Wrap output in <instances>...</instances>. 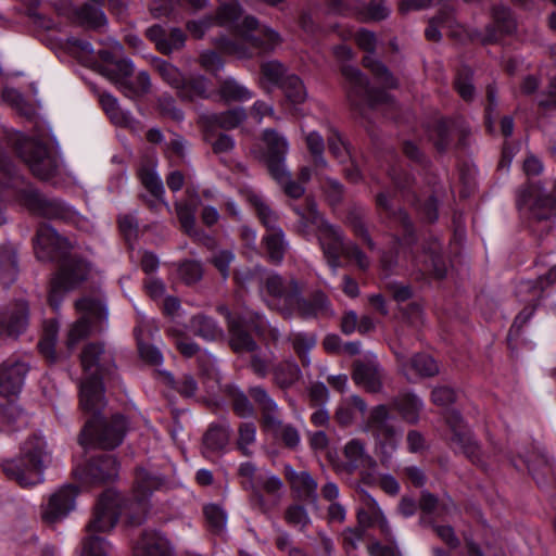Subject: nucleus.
Returning <instances> with one entry per match:
<instances>
[{
    "mask_svg": "<svg viewBox=\"0 0 556 556\" xmlns=\"http://www.w3.org/2000/svg\"><path fill=\"white\" fill-rule=\"evenodd\" d=\"M247 118L243 108H235L222 113H208L201 116L202 126L205 131L214 128L233 129Z\"/></svg>",
    "mask_w": 556,
    "mask_h": 556,
    "instance_id": "e433bc0d",
    "label": "nucleus"
},
{
    "mask_svg": "<svg viewBox=\"0 0 556 556\" xmlns=\"http://www.w3.org/2000/svg\"><path fill=\"white\" fill-rule=\"evenodd\" d=\"M189 326L195 336L207 341H214L223 336V329L217 321L204 314L192 316Z\"/></svg>",
    "mask_w": 556,
    "mask_h": 556,
    "instance_id": "8fccbe9b",
    "label": "nucleus"
},
{
    "mask_svg": "<svg viewBox=\"0 0 556 556\" xmlns=\"http://www.w3.org/2000/svg\"><path fill=\"white\" fill-rule=\"evenodd\" d=\"M147 37L155 43L156 49L163 54H169L185 46L186 34L180 28L167 30L162 25L155 24L146 31Z\"/></svg>",
    "mask_w": 556,
    "mask_h": 556,
    "instance_id": "bb28decb",
    "label": "nucleus"
},
{
    "mask_svg": "<svg viewBox=\"0 0 556 556\" xmlns=\"http://www.w3.org/2000/svg\"><path fill=\"white\" fill-rule=\"evenodd\" d=\"M28 371V363L15 358L5 359L0 365V395L4 397L17 395Z\"/></svg>",
    "mask_w": 556,
    "mask_h": 556,
    "instance_id": "4be33fe9",
    "label": "nucleus"
},
{
    "mask_svg": "<svg viewBox=\"0 0 556 556\" xmlns=\"http://www.w3.org/2000/svg\"><path fill=\"white\" fill-rule=\"evenodd\" d=\"M392 193L389 190L381 191L376 197L378 208L386 215L391 224L402 231V239H395V255L391 252H383L381 266L387 273H394L402 258L409 254L413 267L421 274H431L435 278H443L446 275L447 266L442 254V244L438 239L430 241L424 248L421 256H415L412 252V244L415 242L414 225L408 214L402 208L394 210L392 206Z\"/></svg>",
    "mask_w": 556,
    "mask_h": 556,
    "instance_id": "20e7f679",
    "label": "nucleus"
},
{
    "mask_svg": "<svg viewBox=\"0 0 556 556\" xmlns=\"http://www.w3.org/2000/svg\"><path fill=\"white\" fill-rule=\"evenodd\" d=\"M267 258L273 264H280L289 249V242L282 229H274V232H266L262 238Z\"/></svg>",
    "mask_w": 556,
    "mask_h": 556,
    "instance_id": "a18cd8bd",
    "label": "nucleus"
},
{
    "mask_svg": "<svg viewBox=\"0 0 556 556\" xmlns=\"http://www.w3.org/2000/svg\"><path fill=\"white\" fill-rule=\"evenodd\" d=\"M218 93L226 102H244L253 98V92L231 76L219 80Z\"/></svg>",
    "mask_w": 556,
    "mask_h": 556,
    "instance_id": "de8ad7c7",
    "label": "nucleus"
},
{
    "mask_svg": "<svg viewBox=\"0 0 556 556\" xmlns=\"http://www.w3.org/2000/svg\"><path fill=\"white\" fill-rule=\"evenodd\" d=\"M99 100L105 114L114 125L135 129L139 124L129 111L119 106L118 100L111 93L103 92Z\"/></svg>",
    "mask_w": 556,
    "mask_h": 556,
    "instance_id": "ea45409f",
    "label": "nucleus"
},
{
    "mask_svg": "<svg viewBox=\"0 0 556 556\" xmlns=\"http://www.w3.org/2000/svg\"><path fill=\"white\" fill-rule=\"evenodd\" d=\"M529 202L530 215L536 220H548L556 216V198L551 194L535 191L526 199V195L519 200L518 205Z\"/></svg>",
    "mask_w": 556,
    "mask_h": 556,
    "instance_id": "4c0bfd02",
    "label": "nucleus"
},
{
    "mask_svg": "<svg viewBox=\"0 0 556 556\" xmlns=\"http://www.w3.org/2000/svg\"><path fill=\"white\" fill-rule=\"evenodd\" d=\"M396 357L401 371L408 380H412L414 376L432 377L439 372L437 362L428 354H415L407 358L403 354L396 353Z\"/></svg>",
    "mask_w": 556,
    "mask_h": 556,
    "instance_id": "c85d7f7f",
    "label": "nucleus"
},
{
    "mask_svg": "<svg viewBox=\"0 0 556 556\" xmlns=\"http://www.w3.org/2000/svg\"><path fill=\"white\" fill-rule=\"evenodd\" d=\"M292 210L299 216L298 231L306 238L316 236L324 225L329 224L318 212L316 202L309 198L303 205H293Z\"/></svg>",
    "mask_w": 556,
    "mask_h": 556,
    "instance_id": "a878e982",
    "label": "nucleus"
},
{
    "mask_svg": "<svg viewBox=\"0 0 556 556\" xmlns=\"http://www.w3.org/2000/svg\"><path fill=\"white\" fill-rule=\"evenodd\" d=\"M295 314L304 319L329 317L333 315V309L328 296L320 290L314 291L308 299L300 293Z\"/></svg>",
    "mask_w": 556,
    "mask_h": 556,
    "instance_id": "cd10ccee",
    "label": "nucleus"
},
{
    "mask_svg": "<svg viewBox=\"0 0 556 556\" xmlns=\"http://www.w3.org/2000/svg\"><path fill=\"white\" fill-rule=\"evenodd\" d=\"M154 66L161 78L178 93L186 79L179 68L162 59H156Z\"/></svg>",
    "mask_w": 556,
    "mask_h": 556,
    "instance_id": "e2e57ef3",
    "label": "nucleus"
},
{
    "mask_svg": "<svg viewBox=\"0 0 556 556\" xmlns=\"http://www.w3.org/2000/svg\"><path fill=\"white\" fill-rule=\"evenodd\" d=\"M241 15L242 8L238 2H226L217 8L215 14L188 21L186 28L195 39L203 38L215 25L230 29L235 38L219 36L213 39V43L222 53L237 59L271 52L281 42L278 31L268 26L261 27L255 16L247 15L240 20Z\"/></svg>",
    "mask_w": 556,
    "mask_h": 556,
    "instance_id": "7ed1b4c3",
    "label": "nucleus"
},
{
    "mask_svg": "<svg viewBox=\"0 0 556 556\" xmlns=\"http://www.w3.org/2000/svg\"><path fill=\"white\" fill-rule=\"evenodd\" d=\"M327 144L329 152L340 163H344L348 160H351L352 154L350 146L337 129L331 128L329 130V134L327 135Z\"/></svg>",
    "mask_w": 556,
    "mask_h": 556,
    "instance_id": "774afa93",
    "label": "nucleus"
},
{
    "mask_svg": "<svg viewBox=\"0 0 556 556\" xmlns=\"http://www.w3.org/2000/svg\"><path fill=\"white\" fill-rule=\"evenodd\" d=\"M138 173L142 185L150 191L157 202H161L164 194V186L155 170L154 164H142Z\"/></svg>",
    "mask_w": 556,
    "mask_h": 556,
    "instance_id": "13d9d810",
    "label": "nucleus"
},
{
    "mask_svg": "<svg viewBox=\"0 0 556 556\" xmlns=\"http://www.w3.org/2000/svg\"><path fill=\"white\" fill-rule=\"evenodd\" d=\"M388 174L403 198L413 202L421 218L429 223L438 219V201L434 197L430 195L421 203L420 200L416 198L415 191L413 190L414 179L403 172L402 167L397 164L392 165L388 169Z\"/></svg>",
    "mask_w": 556,
    "mask_h": 556,
    "instance_id": "2eb2a0df",
    "label": "nucleus"
},
{
    "mask_svg": "<svg viewBox=\"0 0 556 556\" xmlns=\"http://www.w3.org/2000/svg\"><path fill=\"white\" fill-rule=\"evenodd\" d=\"M29 308L24 301L10 304L0 313V338L16 339L28 326Z\"/></svg>",
    "mask_w": 556,
    "mask_h": 556,
    "instance_id": "5701e85b",
    "label": "nucleus"
},
{
    "mask_svg": "<svg viewBox=\"0 0 556 556\" xmlns=\"http://www.w3.org/2000/svg\"><path fill=\"white\" fill-rule=\"evenodd\" d=\"M262 84L266 88L282 87L286 74V67L282 63L276 60L267 61L261 65Z\"/></svg>",
    "mask_w": 556,
    "mask_h": 556,
    "instance_id": "bf43d9fd",
    "label": "nucleus"
},
{
    "mask_svg": "<svg viewBox=\"0 0 556 556\" xmlns=\"http://www.w3.org/2000/svg\"><path fill=\"white\" fill-rule=\"evenodd\" d=\"M17 251L11 243L0 244V285L11 286L17 278Z\"/></svg>",
    "mask_w": 556,
    "mask_h": 556,
    "instance_id": "c03bdc74",
    "label": "nucleus"
},
{
    "mask_svg": "<svg viewBox=\"0 0 556 556\" xmlns=\"http://www.w3.org/2000/svg\"><path fill=\"white\" fill-rule=\"evenodd\" d=\"M68 18L74 24L91 30H99L108 24L103 8L92 3L74 7L68 13Z\"/></svg>",
    "mask_w": 556,
    "mask_h": 556,
    "instance_id": "c756f323",
    "label": "nucleus"
},
{
    "mask_svg": "<svg viewBox=\"0 0 556 556\" xmlns=\"http://www.w3.org/2000/svg\"><path fill=\"white\" fill-rule=\"evenodd\" d=\"M261 296L269 309L279 312L289 318L295 314V307L302 289L294 279H285L270 273L261 287Z\"/></svg>",
    "mask_w": 556,
    "mask_h": 556,
    "instance_id": "9b49d317",
    "label": "nucleus"
},
{
    "mask_svg": "<svg viewBox=\"0 0 556 556\" xmlns=\"http://www.w3.org/2000/svg\"><path fill=\"white\" fill-rule=\"evenodd\" d=\"M50 463L51 453L45 438L34 434L24 442L20 456L4 460L1 467L9 479L27 488L43 482L45 469Z\"/></svg>",
    "mask_w": 556,
    "mask_h": 556,
    "instance_id": "0eeeda50",
    "label": "nucleus"
},
{
    "mask_svg": "<svg viewBox=\"0 0 556 556\" xmlns=\"http://www.w3.org/2000/svg\"><path fill=\"white\" fill-rule=\"evenodd\" d=\"M59 324L55 319L46 320L43 324L42 337L38 342L40 354L50 363L56 361L55 342L58 339Z\"/></svg>",
    "mask_w": 556,
    "mask_h": 556,
    "instance_id": "864d4df0",
    "label": "nucleus"
},
{
    "mask_svg": "<svg viewBox=\"0 0 556 556\" xmlns=\"http://www.w3.org/2000/svg\"><path fill=\"white\" fill-rule=\"evenodd\" d=\"M330 11L342 15L357 14L363 21H382L390 13L386 0H370L366 7H361L362 0H328Z\"/></svg>",
    "mask_w": 556,
    "mask_h": 556,
    "instance_id": "6ab92c4d",
    "label": "nucleus"
},
{
    "mask_svg": "<svg viewBox=\"0 0 556 556\" xmlns=\"http://www.w3.org/2000/svg\"><path fill=\"white\" fill-rule=\"evenodd\" d=\"M12 141L17 154L28 165L36 178L50 181L59 176L60 160L47 144L22 134H16Z\"/></svg>",
    "mask_w": 556,
    "mask_h": 556,
    "instance_id": "1a4fd4ad",
    "label": "nucleus"
},
{
    "mask_svg": "<svg viewBox=\"0 0 556 556\" xmlns=\"http://www.w3.org/2000/svg\"><path fill=\"white\" fill-rule=\"evenodd\" d=\"M339 28L340 26H336L334 30L339 34L340 37H342L344 40L354 37L357 46L364 51L368 52V54L363 59V64L371 72L376 80L382 84L384 88H396V78L383 63L372 56L377 43L376 35L372 31L366 29H359L354 33V30L351 28H346L342 31L339 30Z\"/></svg>",
    "mask_w": 556,
    "mask_h": 556,
    "instance_id": "ddd939ff",
    "label": "nucleus"
},
{
    "mask_svg": "<svg viewBox=\"0 0 556 556\" xmlns=\"http://www.w3.org/2000/svg\"><path fill=\"white\" fill-rule=\"evenodd\" d=\"M226 393L237 416L248 418L254 415V407L242 390L235 386H228Z\"/></svg>",
    "mask_w": 556,
    "mask_h": 556,
    "instance_id": "680f3d73",
    "label": "nucleus"
},
{
    "mask_svg": "<svg viewBox=\"0 0 556 556\" xmlns=\"http://www.w3.org/2000/svg\"><path fill=\"white\" fill-rule=\"evenodd\" d=\"M124 48L113 40L109 50H101L100 58L104 64H98L99 73L112 81L128 99L138 100L146 96L151 88L150 76L147 72L134 75V64L130 59H122Z\"/></svg>",
    "mask_w": 556,
    "mask_h": 556,
    "instance_id": "423d86ee",
    "label": "nucleus"
},
{
    "mask_svg": "<svg viewBox=\"0 0 556 556\" xmlns=\"http://www.w3.org/2000/svg\"><path fill=\"white\" fill-rule=\"evenodd\" d=\"M287 340L292 345V349L300 358L302 366H309V352L315 348L317 337L312 332L298 331L290 333Z\"/></svg>",
    "mask_w": 556,
    "mask_h": 556,
    "instance_id": "09e8293b",
    "label": "nucleus"
},
{
    "mask_svg": "<svg viewBox=\"0 0 556 556\" xmlns=\"http://www.w3.org/2000/svg\"><path fill=\"white\" fill-rule=\"evenodd\" d=\"M249 367L258 378H266L273 370L275 365V354L271 351H262L257 345V350L250 352Z\"/></svg>",
    "mask_w": 556,
    "mask_h": 556,
    "instance_id": "4d7b16f0",
    "label": "nucleus"
},
{
    "mask_svg": "<svg viewBox=\"0 0 556 556\" xmlns=\"http://www.w3.org/2000/svg\"><path fill=\"white\" fill-rule=\"evenodd\" d=\"M75 306L81 313V317L70 329L67 340L70 348L89 334L92 323L108 318V308L100 300L84 298L76 301Z\"/></svg>",
    "mask_w": 556,
    "mask_h": 556,
    "instance_id": "f3484780",
    "label": "nucleus"
},
{
    "mask_svg": "<svg viewBox=\"0 0 556 556\" xmlns=\"http://www.w3.org/2000/svg\"><path fill=\"white\" fill-rule=\"evenodd\" d=\"M344 460L343 469L348 473L356 470L368 469L374 466L375 462L365 450L364 443L358 439L349 441L343 450Z\"/></svg>",
    "mask_w": 556,
    "mask_h": 556,
    "instance_id": "c9c22d12",
    "label": "nucleus"
},
{
    "mask_svg": "<svg viewBox=\"0 0 556 556\" xmlns=\"http://www.w3.org/2000/svg\"><path fill=\"white\" fill-rule=\"evenodd\" d=\"M391 405L408 424H416L424 408L422 400L412 392L399 394L392 400Z\"/></svg>",
    "mask_w": 556,
    "mask_h": 556,
    "instance_id": "37998d69",
    "label": "nucleus"
},
{
    "mask_svg": "<svg viewBox=\"0 0 556 556\" xmlns=\"http://www.w3.org/2000/svg\"><path fill=\"white\" fill-rule=\"evenodd\" d=\"M208 90V80L206 77L199 75L197 77L185 79L184 86L180 88L178 96L184 100H193L194 98H206Z\"/></svg>",
    "mask_w": 556,
    "mask_h": 556,
    "instance_id": "69168bd1",
    "label": "nucleus"
},
{
    "mask_svg": "<svg viewBox=\"0 0 556 556\" xmlns=\"http://www.w3.org/2000/svg\"><path fill=\"white\" fill-rule=\"evenodd\" d=\"M454 130V121L440 118L428 127L430 140L438 151L444 152L452 142V132Z\"/></svg>",
    "mask_w": 556,
    "mask_h": 556,
    "instance_id": "603ef678",
    "label": "nucleus"
},
{
    "mask_svg": "<svg viewBox=\"0 0 556 556\" xmlns=\"http://www.w3.org/2000/svg\"><path fill=\"white\" fill-rule=\"evenodd\" d=\"M268 327L265 316L258 312H247L238 321H230L228 327L229 344L237 353L252 352L257 350V343L252 338L249 329L256 334L264 336Z\"/></svg>",
    "mask_w": 556,
    "mask_h": 556,
    "instance_id": "4468645a",
    "label": "nucleus"
},
{
    "mask_svg": "<svg viewBox=\"0 0 556 556\" xmlns=\"http://www.w3.org/2000/svg\"><path fill=\"white\" fill-rule=\"evenodd\" d=\"M519 458L534 477L536 466L543 467L545 473L553 471L554 458L543 448H538V451L533 452L531 455L519 454Z\"/></svg>",
    "mask_w": 556,
    "mask_h": 556,
    "instance_id": "0e129e2a",
    "label": "nucleus"
},
{
    "mask_svg": "<svg viewBox=\"0 0 556 556\" xmlns=\"http://www.w3.org/2000/svg\"><path fill=\"white\" fill-rule=\"evenodd\" d=\"M231 429L228 425H211L203 437L202 454L205 458H213L225 452Z\"/></svg>",
    "mask_w": 556,
    "mask_h": 556,
    "instance_id": "72a5a7b5",
    "label": "nucleus"
},
{
    "mask_svg": "<svg viewBox=\"0 0 556 556\" xmlns=\"http://www.w3.org/2000/svg\"><path fill=\"white\" fill-rule=\"evenodd\" d=\"M286 479L301 498L316 503L318 484L312 475L307 471H296L291 466L285 467Z\"/></svg>",
    "mask_w": 556,
    "mask_h": 556,
    "instance_id": "f704fd0d",
    "label": "nucleus"
},
{
    "mask_svg": "<svg viewBox=\"0 0 556 556\" xmlns=\"http://www.w3.org/2000/svg\"><path fill=\"white\" fill-rule=\"evenodd\" d=\"M364 504L365 507L357 511L358 523L362 527H371L377 523L381 532L388 536L390 534V526L377 501L369 494H366Z\"/></svg>",
    "mask_w": 556,
    "mask_h": 556,
    "instance_id": "a19ab883",
    "label": "nucleus"
},
{
    "mask_svg": "<svg viewBox=\"0 0 556 556\" xmlns=\"http://www.w3.org/2000/svg\"><path fill=\"white\" fill-rule=\"evenodd\" d=\"M341 72L345 79L349 101L355 109L394 106L392 97L384 90L370 87L367 77L357 67L343 65Z\"/></svg>",
    "mask_w": 556,
    "mask_h": 556,
    "instance_id": "9d476101",
    "label": "nucleus"
},
{
    "mask_svg": "<svg viewBox=\"0 0 556 556\" xmlns=\"http://www.w3.org/2000/svg\"><path fill=\"white\" fill-rule=\"evenodd\" d=\"M419 507L422 511L420 523L424 526H432L437 535L450 548H456L459 545V540L455 535L454 529L451 526H439L434 523V519H443L455 513L456 507L454 502L450 497L439 501L430 492L422 491L419 500Z\"/></svg>",
    "mask_w": 556,
    "mask_h": 556,
    "instance_id": "f8f14e48",
    "label": "nucleus"
},
{
    "mask_svg": "<svg viewBox=\"0 0 556 556\" xmlns=\"http://www.w3.org/2000/svg\"><path fill=\"white\" fill-rule=\"evenodd\" d=\"M324 258L333 275L341 266V256L353 261L361 270L369 265L368 256L354 242L346 240L343 230L333 224L324 225L316 235Z\"/></svg>",
    "mask_w": 556,
    "mask_h": 556,
    "instance_id": "6e6552de",
    "label": "nucleus"
},
{
    "mask_svg": "<svg viewBox=\"0 0 556 556\" xmlns=\"http://www.w3.org/2000/svg\"><path fill=\"white\" fill-rule=\"evenodd\" d=\"M249 394L262 412L264 426L279 425V407L269 393L263 387L256 386L249 389Z\"/></svg>",
    "mask_w": 556,
    "mask_h": 556,
    "instance_id": "79ce46f5",
    "label": "nucleus"
},
{
    "mask_svg": "<svg viewBox=\"0 0 556 556\" xmlns=\"http://www.w3.org/2000/svg\"><path fill=\"white\" fill-rule=\"evenodd\" d=\"M84 378L79 384L80 407L93 416L85 424L78 442L84 447L113 450L124 440L128 422L121 414L110 420L99 413L104 405L103 380L111 377L116 369L114 354L103 343L91 342L80 353Z\"/></svg>",
    "mask_w": 556,
    "mask_h": 556,
    "instance_id": "f257e3e1",
    "label": "nucleus"
},
{
    "mask_svg": "<svg viewBox=\"0 0 556 556\" xmlns=\"http://www.w3.org/2000/svg\"><path fill=\"white\" fill-rule=\"evenodd\" d=\"M163 484L162 475L139 468L136 471L132 498H125L111 489L104 491L86 526L88 534L83 541L80 556H112L111 544L97 533L113 529L119 516H125L131 526L141 525L150 508V496Z\"/></svg>",
    "mask_w": 556,
    "mask_h": 556,
    "instance_id": "f03ea898",
    "label": "nucleus"
},
{
    "mask_svg": "<svg viewBox=\"0 0 556 556\" xmlns=\"http://www.w3.org/2000/svg\"><path fill=\"white\" fill-rule=\"evenodd\" d=\"M78 489L73 484H66L58 489L42 506L41 518L47 525H53L67 517L75 508Z\"/></svg>",
    "mask_w": 556,
    "mask_h": 556,
    "instance_id": "aec40b11",
    "label": "nucleus"
},
{
    "mask_svg": "<svg viewBox=\"0 0 556 556\" xmlns=\"http://www.w3.org/2000/svg\"><path fill=\"white\" fill-rule=\"evenodd\" d=\"M282 485L278 476L269 472L257 473L256 486L250 493L251 506L263 514L269 513L280 502Z\"/></svg>",
    "mask_w": 556,
    "mask_h": 556,
    "instance_id": "a211bd4d",
    "label": "nucleus"
},
{
    "mask_svg": "<svg viewBox=\"0 0 556 556\" xmlns=\"http://www.w3.org/2000/svg\"><path fill=\"white\" fill-rule=\"evenodd\" d=\"M554 282H556V265L545 276H540L536 280L519 281L516 287V295L521 302L535 304L543 296L545 288Z\"/></svg>",
    "mask_w": 556,
    "mask_h": 556,
    "instance_id": "7c9ffc66",
    "label": "nucleus"
},
{
    "mask_svg": "<svg viewBox=\"0 0 556 556\" xmlns=\"http://www.w3.org/2000/svg\"><path fill=\"white\" fill-rule=\"evenodd\" d=\"M286 99L293 106L296 114H303L299 105L303 104L307 98V92L303 81L296 75H289L285 78L281 87Z\"/></svg>",
    "mask_w": 556,
    "mask_h": 556,
    "instance_id": "3c124183",
    "label": "nucleus"
},
{
    "mask_svg": "<svg viewBox=\"0 0 556 556\" xmlns=\"http://www.w3.org/2000/svg\"><path fill=\"white\" fill-rule=\"evenodd\" d=\"M391 415L386 405L375 406L367 418L366 431L370 432L381 445H390L395 447L396 430L390 422Z\"/></svg>",
    "mask_w": 556,
    "mask_h": 556,
    "instance_id": "b1692460",
    "label": "nucleus"
},
{
    "mask_svg": "<svg viewBox=\"0 0 556 556\" xmlns=\"http://www.w3.org/2000/svg\"><path fill=\"white\" fill-rule=\"evenodd\" d=\"M271 374L274 382L281 389L290 388L298 382L302 376L299 365L292 358L275 364Z\"/></svg>",
    "mask_w": 556,
    "mask_h": 556,
    "instance_id": "49530a36",
    "label": "nucleus"
},
{
    "mask_svg": "<svg viewBox=\"0 0 556 556\" xmlns=\"http://www.w3.org/2000/svg\"><path fill=\"white\" fill-rule=\"evenodd\" d=\"M74 475L85 485H100L117 477L118 464L113 455L103 454L77 466Z\"/></svg>",
    "mask_w": 556,
    "mask_h": 556,
    "instance_id": "dca6fc26",
    "label": "nucleus"
},
{
    "mask_svg": "<svg viewBox=\"0 0 556 556\" xmlns=\"http://www.w3.org/2000/svg\"><path fill=\"white\" fill-rule=\"evenodd\" d=\"M266 144L265 162L269 174H278L279 170L287 168L286 160L289 153V142L287 138L274 129H266L263 136Z\"/></svg>",
    "mask_w": 556,
    "mask_h": 556,
    "instance_id": "393cba45",
    "label": "nucleus"
},
{
    "mask_svg": "<svg viewBox=\"0 0 556 556\" xmlns=\"http://www.w3.org/2000/svg\"><path fill=\"white\" fill-rule=\"evenodd\" d=\"M71 243L61 237L54 228L48 224L39 226L35 241V253L38 260L43 262H58L60 268L51 280L48 296L49 304L58 311L66 292L77 288L86 280L88 264L70 255Z\"/></svg>",
    "mask_w": 556,
    "mask_h": 556,
    "instance_id": "39448f33",
    "label": "nucleus"
},
{
    "mask_svg": "<svg viewBox=\"0 0 556 556\" xmlns=\"http://www.w3.org/2000/svg\"><path fill=\"white\" fill-rule=\"evenodd\" d=\"M199 198H190L186 201L178 202L176 204V213L182 229L187 233H191L194 230L195 225V213L199 205Z\"/></svg>",
    "mask_w": 556,
    "mask_h": 556,
    "instance_id": "052dcab7",
    "label": "nucleus"
},
{
    "mask_svg": "<svg viewBox=\"0 0 556 556\" xmlns=\"http://www.w3.org/2000/svg\"><path fill=\"white\" fill-rule=\"evenodd\" d=\"M270 176L282 188L288 197L299 199L304 194V185L301 181H294L288 168L279 170L278 174L273 173Z\"/></svg>",
    "mask_w": 556,
    "mask_h": 556,
    "instance_id": "338daca9",
    "label": "nucleus"
},
{
    "mask_svg": "<svg viewBox=\"0 0 556 556\" xmlns=\"http://www.w3.org/2000/svg\"><path fill=\"white\" fill-rule=\"evenodd\" d=\"M28 424L26 413L14 402L0 405V431L11 434L25 428Z\"/></svg>",
    "mask_w": 556,
    "mask_h": 556,
    "instance_id": "58836bf2",
    "label": "nucleus"
},
{
    "mask_svg": "<svg viewBox=\"0 0 556 556\" xmlns=\"http://www.w3.org/2000/svg\"><path fill=\"white\" fill-rule=\"evenodd\" d=\"M353 380L368 392L377 393L382 388L380 367L376 361H356L353 365Z\"/></svg>",
    "mask_w": 556,
    "mask_h": 556,
    "instance_id": "473e14b6",
    "label": "nucleus"
},
{
    "mask_svg": "<svg viewBox=\"0 0 556 556\" xmlns=\"http://www.w3.org/2000/svg\"><path fill=\"white\" fill-rule=\"evenodd\" d=\"M134 556H174L166 538L155 531H144L134 547Z\"/></svg>",
    "mask_w": 556,
    "mask_h": 556,
    "instance_id": "2f4dec72",
    "label": "nucleus"
},
{
    "mask_svg": "<svg viewBox=\"0 0 556 556\" xmlns=\"http://www.w3.org/2000/svg\"><path fill=\"white\" fill-rule=\"evenodd\" d=\"M453 435L452 442L468 457L472 463H480V448L469 430L465 425L462 415L457 410H450L445 415Z\"/></svg>",
    "mask_w": 556,
    "mask_h": 556,
    "instance_id": "412c9836",
    "label": "nucleus"
},
{
    "mask_svg": "<svg viewBox=\"0 0 556 556\" xmlns=\"http://www.w3.org/2000/svg\"><path fill=\"white\" fill-rule=\"evenodd\" d=\"M248 199L255 208L261 223L266 228V232H274V229H282L278 226L277 214L263 201L260 194L250 193Z\"/></svg>",
    "mask_w": 556,
    "mask_h": 556,
    "instance_id": "6e6d98bb",
    "label": "nucleus"
},
{
    "mask_svg": "<svg viewBox=\"0 0 556 556\" xmlns=\"http://www.w3.org/2000/svg\"><path fill=\"white\" fill-rule=\"evenodd\" d=\"M306 148L312 156L314 168L317 172L328 168L329 164L325 157V139L316 130L304 134Z\"/></svg>",
    "mask_w": 556,
    "mask_h": 556,
    "instance_id": "5fc2aeb1",
    "label": "nucleus"
}]
</instances>
